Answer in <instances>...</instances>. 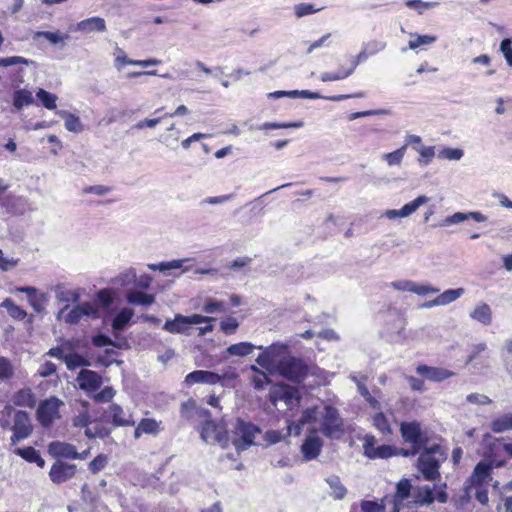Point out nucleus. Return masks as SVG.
I'll use <instances>...</instances> for the list:
<instances>
[{"label": "nucleus", "mask_w": 512, "mask_h": 512, "mask_svg": "<svg viewBox=\"0 0 512 512\" xmlns=\"http://www.w3.org/2000/svg\"><path fill=\"white\" fill-rule=\"evenodd\" d=\"M300 425L319 423V430L330 439H339L344 434L343 419L331 405L315 406L303 411Z\"/></svg>", "instance_id": "f257e3e1"}, {"label": "nucleus", "mask_w": 512, "mask_h": 512, "mask_svg": "<svg viewBox=\"0 0 512 512\" xmlns=\"http://www.w3.org/2000/svg\"><path fill=\"white\" fill-rule=\"evenodd\" d=\"M445 459L446 455L441 446L433 444L422 448L417 467L426 480L434 481L440 476V463Z\"/></svg>", "instance_id": "f03ea898"}, {"label": "nucleus", "mask_w": 512, "mask_h": 512, "mask_svg": "<svg viewBox=\"0 0 512 512\" xmlns=\"http://www.w3.org/2000/svg\"><path fill=\"white\" fill-rule=\"evenodd\" d=\"M275 371L289 381L300 383L307 376L309 368L302 359L287 356L280 360Z\"/></svg>", "instance_id": "7ed1b4c3"}, {"label": "nucleus", "mask_w": 512, "mask_h": 512, "mask_svg": "<svg viewBox=\"0 0 512 512\" xmlns=\"http://www.w3.org/2000/svg\"><path fill=\"white\" fill-rule=\"evenodd\" d=\"M262 353L256 358V363L265 370L272 372L277 368L278 363L287 357L288 345L285 343H273L268 347L258 346Z\"/></svg>", "instance_id": "20e7f679"}, {"label": "nucleus", "mask_w": 512, "mask_h": 512, "mask_svg": "<svg viewBox=\"0 0 512 512\" xmlns=\"http://www.w3.org/2000/svg\"><path fill=\"white\" fill-rule=\"evenodd\" d=\"M69 305L66 304L57 314V319L64 318L68 324H78L83 318H99V309L90 302H82L67 312Z\"/></svg>", "instance_id": "39448f33"}, {"label": "nucleus", "mask_w": 512, "mask_h": 512, "mask_svg": "<svg viewBox=\"0 0 512 512\" xmlns=\"http://www.w3.org/2000/svg\"><path fill=\"white\" fill-rule=\"evenodd\" d=\"M213 320L214 318L212 317L203 316L200 314H192L189 316L176 314L174 319L166 320L163 329L172 334H184L191 328L192 325L209 323Z\"/></svg>", "instance_id": "423d86ee"}, {"label": "nucleus", "mask_w": 512, "mask_h": 512, "mask_svg": "<svg viewBox=\"0 0 512 512\" xmlns=\"http://www.w3.org/2000/svg\"><path fill=\"white\" fill-rule=\"evenodd\" d=\"M64 402L57 397L51 396L40 402L36 417L38 422L45 428H49L55 420L60 419V408Z\"/></svg>", "instance_id": "0eeeda50"}, {"label": "nucleus", "mask_w": 512, "mask_h": 512, "mask_svg": "<svg viewBox=\"0 0 512 512\" xmlns=\"http://www.w3.org/2000/svg\"><path fill=\"white\" fill-rule=\"evenodd\" d=\"M400 433L403 440L412 447V453H420L427 445V437L423 435L421 425L417 421L402 422Z\"/></svg>", "instance_id": "6e6552de"}, {"label": "nucleus", "mask_w": 512, "mask_h": 512, "mask_svg": "<svg viewBox=\"0 0 512 512\" xmlns=\"http://www.w3.org/2000/svg\"><path fill=\"white\" fill-rule=\"evenodd\" d=\"M201 438L208 444H216L222 448L228 445L227 432L223 426L217 425L213 421H206L201 430Z\"/></svg>", "instance_id": "1a4fd4ad"}, {"label": "nucleus", "mask_w": 512, "mask_h": 512, "mask_svg": "<svg viewBox=\"0 0 512 512\" xmlns=\"http://www.w3.org/2000/svg\"><path fill=\"white\" fill-rule=\"evenodd\" d=\"M103 417L114 427L134 426L135 420L128 411H125L119 404H110L103 412Z\"/></svg>", "instance_id": "9d476101"}, {"label": "nucleus", "mask_w": 512, "mask_h": 512, "mask_svg": "<svg viewBox=\"0 0 512 512\" xmlns=\"http://www.w3.org/2000/svg\"><path fill=\"white\" fill-rule=\"evenodd\" d=\"M12 430V445H16L20 440L27 438L32 433L30 416L26 411L19 410L14 414V424L12 426Z\"/></svg>", "instance_id": "9b49d317"}, {"label": "nucleus", "mask_w": 512, "mask_h": 512, "mask_svg": "<svg viewBox=\"0 0 512 512\" xmlns=\"http://www.w3.org/2000/svg\"><path fill=\"white\" fill-rule=\"evenodd\" d=\"M492 466L488 462L481 461L473 469L471 476L468 479V485L465 487V494L467 497H472V492L475 486H480L483 483L491 480Z\"/></svg>", "instance_id": "f8f14e48"}, {"label": "nucleus", "mask_w": 512, "mask_h": 512, "mask_svg": "<svg viewBox=\"0 0 512 512\" xmlns=\"http://www.w3.org/2000/svg\"><path fill=\"white\" fill-rule=\"evenodd\" d=\"M235 377V373L224 374L223 376H221L211 371L196 370L187 374L184 382L188 386H191L195 383L214 385L221 382L222 379H234Z\"/></svg>", "instance_id": "ddd939ff"}, {"label": "nucleus", "mask_w": 512, "mask_h": 512, "mask_svg": "<svg viewBox=\"0 0 512 512\" xmlns=\"http://www.w3.org/2000/svg\"><path fill=\"white\" fill-rule=\"evenodd\" d=\"M297 390L287 385H277L272 387L269 393L270 402L277 405L278 402H284L287 408H291L298 403Z\"/></svg>", "instance_id": "4468645a"}, {"label": "nucleus", "mask_w": 512, "mask_h": 512, "mask_svg": "<svg viewBox=\"0 0 512 512\" xmlns=\"http://www.w3.org/2000/svg\"><path fill=\"white\" fill-rule=\"evenodd\" d=\"M259 432V429L255 425L243 420H237L235 425V434L242 440V443H238V441L236 442L237 449H245L250 446L253 443L256 434Z\"/></svg>", "instance_id": "2eb2a0df"}, {"label": "nucleus", "mask_w": 512, "mask_h": 512, "mask_svg": "<svg viewBox=\"0 0 512 512\" xmlns=\"http://www.w3.org/2000/svg\"><path fill=\"white\" fill-rule=\"evenodd\" d=\"M70 30L87 35L91 33H104L107 30V26L104 18L94 16L76 23L70 27Z\"/></svg>", "instance_id": "dca6fc26"}, {"label": "nucleus", "mask_w": 512, "mask_h": 512, "mask_svg": "<svg viewBox=\"0 0 512 512\" xmlns=\"http://www.w3.org/2000/svg\"><path fill=\"white\" fill-rule=\"evenodd\" d=\"M76 382L80 389L92 393L101 387L102 377L93 370L82 369L76 377Z\"/></svg>", "instance_id": "f3484780"}, {"label": "nucleus", "mask_w": 512, "mask_h": 512, "mask_svg": "<svg viewBox=\"0 0 512 512\" xmlns=\"http://www.w3.org/2000/svg\"><path fill=\"white\" fill-rule=\"evenodd\" d=\"M405 502L409 505L413 504V491H411V483L408 479H402L397 484L393 498V512H399Z\"/></svg>", "instance_id": "a211bd4d"}, {"label": "nucleus", "mask_w": 512, "mask_h": 512, "mask_svg": "<svg viewBox=\"0 0 512 512\" xmlns=\"http://www.w3.org/2000/svg\"><path fill=\"white\" fill-rule=\"evenodd\" d=\"M76 473V466L65 462H55L49 472L50 479L55 484H61L71 479Z\"/></svg>", "instance_id": "6ab92c4d"}, {"label": "nucleus", "mask_w": 512, "mask_h": 512, "mask_svg": "<svg viewBox=\"0 0 512 512\" xmlns=\"http://www.w3.org/2000/svg\"><path fill=\"white\" fill-rule=\"evenodd\" d=\"M429 198L425 195H421L414 199L413 201L405 204L401 209L399 210H386L383 217H386L388 219H396L398 217H408L412 215L420 206L425 205L429 202Z\"/></svg>", "instance_id": "aec40b11"}, {"label": "nucleus", "mask_w": 512, "mask_h": 512, "mask_svg": "<svg viewBox=\"0 0 512 512\" xmlns=\"http://www.w3.org/2000/svg\"><path fill=\"white\" fill-rule=\"evenodd\" d=\"M375 438L369 436L363 444L364 454L371 459L388 458L394 455V448L390 445L374 446Z\"/></svg>", "instance_id": "412c9836"}, {"label": "nucleus", "mask_w": 512, "mask_h": 512, "mask_svg": "<svg viewBox=\"0 0 512 512\" xmlns=\"http://www.w3.org/2000/svg\"><path fill=\"white\" fill-rule=\"evenodd\" d=\"M470 219H473L476 222H485V221H487V216L478 211H470L467 213L456 212L453 215L448 216L445 219H443L439 223V226L447 227L450 225L462 223V222L470 220Z\"/></svg>", "instance_id": "4be33fe9"}, {"label": "nucleus", "mask_w": 512, "mask_h": 512, "mask_svg": "<svg viewBox=\"0 0 512 512\" xmlns=\"http://www.w3.org/2000/svg\"><path fill=\"white\" fill-rule=\"evenodd\" d=\"M416 372L419 375L426 377L428 380L434 382H441L454 376V372L450 370L439 367H431L427 365H419L416 368Z\"/></svg>", "instance_id": "5701e85b"}, {"label": "nucleus", "mask_w": 512, "mask_h": 512, "mask_svg": "<svg viewBox=\"0 0 512 512\" xmlns=\"http://www.w3.org/2000/svg\"><path fill=\"white\" fill-rule=\"evenodd\" d=\"M323 441L316 435H309L301 446V452L305 460L315 459L321 451Z\"/></svg>", "instance_id": "b1692460"}, {"label": "nucleus", "mask_w": 512, "mask_h": 512, "mask_svg": "<svg viewBox=\"0 0 512 512\" xmlns=\"http://www.w3.org/2000/svg\"><path fill=\"white\" fill-rule=\"evenodd\" d=\"M48 450L55 457L74 459L78 456L75 446L65 442H52L49 444Z\"/></svg>", "instance_id": "393cba45"}, {"label": "nucleus", "mask_w": 512, "mask_h": 512, "mask_svg": "<svg viewBox=\"0 0 512 512\" xmlns=\"http://www.w3.org/2000/svg\"><path fill=\"white\" fill-rule=\"evenodd\" d=\"M470 317L473 320L488 326L492 323V310L487 303L481 302L470 312Z\"/></svg>", "instance_id": "a878e982"}, {"label": "nucleus", "mask_w": 512, "mask_h": 512, "mask_svg": "<svg viewBox=\"0 0 512 512\" xmlns=\"http://www.w3.org/2000/svg\"><path fill=\"white\" fill-rule=\"evenodd\" d=\"M126 301L132 305L150 306L155 302V296L146 294L138 290H128L126 293Z\"/></svg>", "instance_id": "bb28decb"}, {"label": "nucleus", "mask_w": 512, "mask_h": 512, "mask_svg": "<svg viewBox=\"0 0 512 512\" xmlns=\"http://www.w3.org/2000/svg\"><path fill=\"white\" fill-rule=\"evenodd\" d=\"M134 311L131 308H122L112 320V329L114 334L122 331L131 321Z\"/></svg>", "instance_id": "cd10ccee"}, {"label": "nucleus", "mask_w": 512, "mask_h": 512, "mask_svg": "<svg viewBox=\"0 0 512 512\" xmlns=\"http://www.w3.org/2000/svg\"><path fill=\"white\" fill-rule=\"evenodd\" d=\"M191 261H192L191 258H184V259H177V260H172V261H168V262H160L158 264H148L147 267L150 270H153V271L158 270L163 273H165L168 270L181 269V268H183V271H188L190 269V267H184V263L191 262Z\"/></svg>", "instance_id": "c85d7f7f"}, {"label": "nucleus", "mask_w": 512, "mask_h": 512, "mask_svg": "<svg viewBox=\"0 0 512 512\" xmlns=\"http://www.w3.org/2000/svg\"><path fill=\"white\" fill-rule=\"evenodd\" d=\"M12 401L16 406L33 408L36 397L30 388H24L13 395Z\"/></svg>", "instance_id": "c756f323"}, {"label": "nucleus", "mask_w": 512, "mask_h": 512, "mask_svg": "<svg viewBox=\"0 0 512 512\" xmlns=\"http://www.w3.org/2000/svg\"><path fill=\"white\" fill-rule=\"evenodd\" d=\"M136 282V269L133 267L121 271L111 279V284L119 287H127Z\"/></svg>", "instance_id": "7c9ffc66"}, {"label": "nucleus", "mask_w": 512, "mask_h": 512, "mask_svg": "<svg viewBox=\"0 0 512 512\" xmlns=\"http://www.w3.org/2000/svg\"><path fill=\"white\" fill-rule=\"evenodd\" d=\"M326 483L330 487V496L336 500H341L345 497L347 489L342 484L340 478L336 475H330L325 479Z\"/></svg>", "instance_id": "2f4dec72"}, {"label": "nucleus", "mask_w": 512, "mask_h": 512, "mask_svg": "<svg viewBox=\"0 0 512 512\" xmlns=\"http://www.w3.org/2000/svg\"><path fill=\"white\" fill-rule=\"evenodd\" d=\"M54 291L56 299L68 305L70 302L75 303L80 299L79 290L66 289L63 285H57Z\"/></svg>", "instance_id": "473e14b6"}, {"label": "nucleus", "mask_w": 512, "mask_h": 512, "mask_svg": "<svg viewBox=\"0 0 512 512\" xmlns=\"http://www.w3.org/2000/svg\"><path fill=\"white\" fill-rule=\"evenodd\" d=\"M112 433V429L102 424L91 422L87 429H85V435L89 439H105L108 438Z\"/></svg>", "instance_id": "72a5a7b5"}, {"label": "nucleus", "mask_w": 512, "mask_h": 512, "mask_svg": "<svg viewBox=\"0 0 512 512\" xmlns=\"http://www.w3.org/2000/svg\"><path fill=\"white\" fill-rule=\"evenodd\" d=\"M15 453L30 463H36L41 468L45 465V460L33 447L18 448Z\"/></svg>", "instance_id": "f704fd0d"}, {"label": "nucleus", "mask_w": 512, "mask_h": 512, "mask_svg": "<svg viewBox=\"0 0 512 512\" xmlns=\"http://www.w3.org/2000/svg\"><path fill=\"white\" fill-rule=\"evenodd\" d=\"M255 348H257V347L250 342H239V343L230 345L226 349V353L229 356L245 357V356L250 355Z\"/></svg>", "instance_id": "c9c22d12"}, {"label": "nucleus", "mask_w": 512, "mask_h": 512, "mask_svg": "<svg viewBox=\"0 0 512 512\" xmlns=\"http://www.w3.org/2000/svg\"><path fill=\"white\" fill-rule=\"evenodd\" d=\"M494 433H503L512 430V413L503 414L490 423Z\"/></svg>", "instance_id": "e433bc0d"}, {"label": "nucleus", "mask_w": 512, "mask_h": 512, "mask_svg": "<svg viewBox=\"0 0 512 512\" xmlns=\"http://www.w3.org/2000/svg\"><path fill=\"white\" fill-rule=\"evenodd\" d=\"M115 62H116L117 67H118V64H128V65L147 68L150 66H157V65L161 64V60L156 59V58H150V59H146V60H132V59H129L124 53H123V55L117 56L115 59Z\"/></svg>", "instance_id": "4c0bfd02"}, {"label": "nucleus", "mask_w": 512, "mask_h": 512, "mask_svg": "<svg viewBox=\"0 0 512 512\" xmlns=\"http://www.w3.org/2000/svg\"><path fill=\"white\" fill-rule=\"evenodd\" d=\"M433 491L429 486L419 488L413 491V504L414 505H429L433 503Z\"/></svg>", "instance_id": "58836bf2"}, {"label": "nucleus", "mask_w": 512, "mask_h": 512, "mask_svg": "<svg viewBox=\"0 0 512 512\" xmlns=\"http://www.w3.org/2000/svg\"><path fill=\"white\" fill-rule=\"evenodd\" d=\"M33 102L32 93L26 89H18L13 93V106L17 110H21L23 107L33 104Z\"/></svg>", "instance_id": "ea45409f"}, {"label": "nucleus", "mask_w": 512, "mask_h": 512, "mask_svg": "<svg viewBox=\"0 0 512 512\" xmlns=\"http://www.w3.org/2000/svg\"><path fill=\"white\" fill-rule=\"evenodd\" d=\"M58 114L65 120V128L74 133H79L83 130V125L78 116L68 113L67 111H59Z\"/></svg>", "instance_id": "a19ab883"}, {"label": "nucleus", "mask_w": 512, "mask_h": 512, "mask_svg": "<svg viewBox=\"0 0 512 512\" xmlns=\"http://www.w3.org/2000/svg\"><path fill=\"white\" fill-rule=\"evenodd\" d=\"M464 292L463 288L446 290L436 297V303H439L440 306L450 304L461 297Z\"/></svg>", "instance_id": "79ce46f5"}, {"label": "nucleus", "mask_w": 512, "mask_h": 512, "mask_svg": "<svg viewBox=\"0 0 512 512\" xmlns=\"http://www.w3.org/2000/svg\"><path fill=\"white\" fill-rule=\"evenodd\" d=\"M1 307L7 309L9 316L15 320H24L27 313L21 307L17 306L11 299L7 298L1 303Z\"/></svg>", "instance_id": "37998d69"}, {"label": "nucleus", "mask_w": 512, "mask_h": 512, "mask_svg": "<svg viewBox=\"0 0 512 512\" xmlns=\"http://www.w3.org/2000/svg\"><path fill=\"white\" fill-rule=\"evenodd\" d=\"M36 96L46 109H49V110L56 109V107H57L56 101H57L58 97L55 94L50 93L42 88H39L36 92Z\"/></svg>", "instance_id": "c03bdc74"}, {"label": "nucleus", "mask_w": 512, "mask_h": 512, "mask_svg": "<svg viewBox=\"0 0 512 512\" xmlns=\"http://www.w3.org/2000/svg\"><path fill=\"white\" fill-rule=\"evenodd\" d=\"M64 362L68 370H75L76 368L90 365L88 360L77 353L66 354L64 357Z\"/></svg>", "instance_id": "a18cd8bd"}, {"label": "nucleus", "mask_w": 512, "mask_h": 512, "mask_svg": "<svg viewBox=\"0 0 512 512\" xmlns=\"http://www.w3.org/2000/svg\"><path fill=\"white\" fill-rule=\"evenodd\" d=\"M139 423L144 434L157 435L162 431L161 421L158 422L153 418H143Z\"/></svg>", "instance_id": "49530a36"}, {"label": "nucleus", "mask_w": 512, "mask_h": 512, "mask_svg": "<svg viewBox=\"0 0 512 512\" xmlns=\"http://www.w3.org/2000/svg\"><path fill=\"white\" fill-rule=\"evenodd\" d=\"M436 40L437 37L433 35L411 34V39L409 40L408 46L410 49L415 50L422 45H430Z\"/></svg>", "instance_id": "de8ad7c7"}, {"label": "nucleus", "mask_w": 512, "mask_h": 512, "mask_svg": "<svg viewBox=\"0 0 512 512\" xmlns=\"http://www.w3.org/2000/svg\"><path fill=\"white\" fill-rule=\"evenodd\" d=\"M373 425L379 432L384 435L392 433L388 419L382 412H378L374 415Z\"/></svg>", "instance_id": "09e8293b"}, {"label": "nucleus", "mask_w": 512, "mask_h": 512, "mask_svg": "<svg viewBox=\"0 0 512 512\" xmlns=\"http://www.w3.org/2000/svg\"><path fill=\"white\" fill-rule=\"evenodd\" d=\"M463 155H464V151L462 149L451 148V147L443 148L438 153L439 158L450 160V161H458L463 157Z\"/></svg>", "instance_id": "8fccbe9b"}, {"label": "nucleus", "mask_w": 512, "mask_h": 512, "mask_svg": "<svg viewBox=\"0 0 512 512\" xmlns=\"http://www.w3.org/2000/svg\"><path fill=\"white\" fill-rule=\"evenodd\" d=\"M505 512H512V480L500 490Z\"/></svg>", "instance_id": "3c124183"}, {"label": "nucleus", "mask_w": 512, "mask_h": 512, "mask_svg": "<svg viewBox=\"0 0 512 512\" xmlns=\"http://www.w3.org/2000/svg\"><path fill=\"white\" fill-rule=\"evenodd\" d=\"M406 151V145L391 152L383 154V158L387 161L389 166L400 165Z\"/></svg>", "instance_id": "603ef678"}, {"label": "nucleus", "mask_w": 512, "mask_h": 512, "mask_svg": "<svg viewBox=\"0 0 512 512\" xmlns=\"http://www.w3.org/2000/svg\"><path fill=\"white\" fill-rule=\"evenodd\" d=\"M351 75V70H338L337 72H324L320 79L322 82H332L345 79Z\"/></svg>", "instance_id": "864d4df0"}, {"label": "nucleus", "mask_w": 512, "mask_h": 512, "mask_svg": "<svg viewBox=\"0 0 512 512\" xmlns=\"http://www.w3.org/2000/svg\"><path fill=\"white\" fill-rule=\"evenodd\" d=\"M360 507L362 512H385L384 500L380 502L363 500Z\"/></svg>", "instance_id": "5fc2aeb1"}, {"label": "nucleus", "mask_w": 512, "mask_h": 512, "mask_svg": "<svg viewBox=\"0 0 512 512\" xmlns=\"http://www.w3.org/2000/svg\"><path fill=\"white\" fill-rule=\"evenodd\" d=\"M437 5V2H423L421 0H408L406 2L407 7L416 10L420 15L423 13L424 10L434 8Z\"/></svg>", "instance_id": "6e6d98bb"}, {"label": "nucleus", "mask_w": 512, "mask_h": 512, "mask_svg": "<svg viewBox=\"0 0 512 512\" xmlns=\"http://www.w3.org/2000/svg\"><path fill=\"white\" fill-rule=\"evenodd\" d=\"M500 51L505 58L506 64L512 67V37L505 38L501 41Z\"/></svg>", "instance_id": "4d7b16f0"}, {"label": "nucleus", "mask_w": 512, "mask_h": 512, "mask_svg": "<svg viewBox=\"0 0 512 512\" xmlns=\"http://www.w3.org/2000/svg\"><path fill=\"white\" fill-rule=\"evenodd\" d=\"M466 402L472 405L485 406L492 403V400L484 394L471 393L466 396Z\"/></svg>", "instance_id": "13d9d810"}, {"label": "nucleus", "mask_w": 512, "mask_h": 512, "mask_svg": "<svg viewBox=\"0 0 512 512\" xmlns=\"http://www.w3.org/2000/svg\"><path fill=\"white\" fill-rule=\"evenodd\" d=\"M107 463L108 457L105 454H99L89 463V470L91 473L96 474L104 469Z\"/></svg>", "instance_id": "bf43d9fd"}, {"label": "nucleus", "mask_w": 512, "mask_h": 512, "mask_svg": "<svg viewBox=\"0 0 512 512\" xmlns=\"http://www.w3.org/2000/svg\"><path fill=\"white\" fill-rule=\"evenodd\" d=\"M362 47L369 53L371 56L375 55L386 48V42L379 40H370L362 44Z\"/></svg>", "instance_id": "052dcab7"}, {"label": "nucleus", "mask_w": 512, "mask_h": 512, "mask_svg": "<svg viewBox=\"0 0 512 512\" xmlns=\"http://www.w3.org/2000/svg\"><path fill=\"white\" fill-rule=\"evenodd\" d=\"M13 374L14 369L11 362L4 357H0V380H8L12 378Z\"/></svg>", "instance_id": "680f3d73"}, {"label": "nucleus", "mask_w": 512, "mask_h": 512, "mask_svg": "<svg viewBox=\"0 0 512 512\" xmlns=\"http://www.w3.org/2000/svg\"><path fill=\"white\" fill-rule=\"evenodd\" d=\"M43 37L47 39L52 44H58L63 42L65 38L68 36H62L59 32H50V31H38L35 33V38Z\"/></svg>", "instance_id": "e2e57ef3"}, {"label": "nucleus", "mask_w": 512, "mask_h": 512, "mask_svg": "<svg viewBox=\"0 0 512 512\" xmlns=\"http://www.w3.org/2000/svg\"><path fill=\"white\" fill-rule=\"evenodd\" d=\"M319 10L320 9L315 8L314 5L309 4V3L297 4L294 7L295 15L298 18L314 14V13L318 12Z\"/></svg>", "instance_id": "0e129e2a"}, {"label": "nucleus", "mask_w": 512, "mask_h": 512, "mask_svg": "<svg viewBox=\"0 0 512 512\" xmlns=\"http://www.w3.org/2000/svg\"><path fill=\"white\" fill-rule=\"evenodd\" d=\"M91 424L89 414L86 410L79 412L72 419V425L77 428H85Z\"/></svg>", "instance_id": "69168bd1"}, {"label": "nucleus", "mask_w": 512, "mask_h": 512, "mask_svg": "<svg viewBox=\"0 0 512 512\" xmlns=\"http://www.w3.org/2000/svg\"><path fill=\"white\" fill-rule=\"evenodd\" d=\"M49 296L46 293H39L37 296L29 300L35 312L40 313L44 310V305L48 302Z\"/></svg>", "instance_id": "338daca9"}, {"label": "nucleus", "mask_w": 512, "mask_h": 512, "mask_svg": "<svg viewBox=\"0 0 512 512\" xmlns=\"http://www.w3.org/2000/svg\"><path fill=\"white\" fill-rule=\"evenodd\" d=\"M238 327H239V323H238L237 319H235L233 317H229L220 323V328L226 335L234 334L236 332V330L238 329Z\"/></svg>", "instance_id": "774afa93"}]
</instances>
